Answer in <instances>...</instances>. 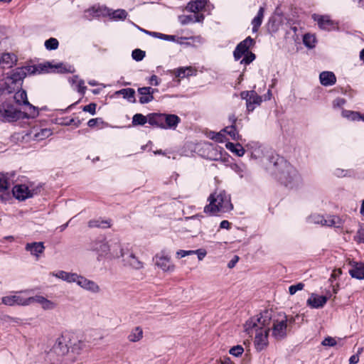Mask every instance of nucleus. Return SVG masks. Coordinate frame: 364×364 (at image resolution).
<instances>
[{
  "label": "nucleus",
  "instance_id": "14",
  "mask_svg": "<svg viewBox=\"0 0 364 364\" xmlns=\"http://www.w3.org/2000/svg\"><path fill=\"white\" fill-rule=\"evenodd\" d=\"M255 41L250 36L247 37L236 46L233 51V56L235 60H239L243 55L249 52V49L253 46Z\"/></svg>",
  "mask_w": 364,
  "mask_h": 364
},
{
  "label": "nucleus",
  "instance_id": "45",
  "mask_svg": "<svg viewBox=\"0 0 364 364\" xmlns=\"http://www.w3.org/2000/svg\"><path fill=\"white\" fill-rule=\"evenodd\" d=\"M147 122H149V115L145 117L142 114H136L132 118L133 125H144Z\"/></svg>",
  "mask_w": 364,
  "mask_h": 364
},
{
  "label": "nucleus",
  "instance_id": "33",
  "mask_svg": "<svg viewBox=\"0 0 364 364\" xmlns=\"http://www.w3.org/2000/svg\"><path fill=\"white\" fill-rule=\"evenodd\" d=\"M14 96V100L18 105H24L28 104L26 92L21 88L16 90Z\"/></svg>",
  "mask_w": 364,
  "mask_h": 364
},
{
  "label": "nucleus",
  "instance_id": "13",
  "mask_svg": "<svg viewBox=\"0 0 364 364\" xmlns=\"http://www.w3.org/2000/svg\"><path fill=\"white\" fill-rule=\"evenodd\" d=\"M75 283L84 290L92 294H98L101 291L100 286L95 281L80 274L77 275Z\"/></svg>",
  "mask_w": 364,
  "mask_h": 364
},
{
  "label": "nucleus",
  "instance_id": "20",
  "mask_svg": "<svg viewBox=\"0 0 364 364\" xmlns=\"http://www.w3.org/2000/svg\"><path fill=\"white\" fill-rule=\"evenodd\" d=\"M328 298L325 296H318L312 294L307 299V305L313 309H319L323 307L327 302Z\"/></svg>",
  "mask_w": 364,
  "mask_h": 364
},
{
  "label": "nucleus",
  "instance_id": "19",
  "mask_svg": "<svg viewBox=\"0 0 364 364\" xmlns=\"http://www.w3.org/2000/svg\"><path fill=\"white\" fill-rule=\"evenodd\" d=\"M33 303H38L41 304L42 309L44 310H52L54 309L56 306L55 303L48 300L41 295H36L34 296H31V305Z\"/></svg>",
  "mask_w": 364,
  "mask_h": 364
},
{
  "label": "nucleus",
  "instance_id": "3",
  "mask_svg": "<svg viewBox=\"0 0 364 364\" xmlns=\"http://www.w3.org/2000/svg\"><path fill=\"white\" fill-rule=\"evenodd\" d=\"M267 168L277 176L282 183L289 188H296L301 183L300 174L282 157H271Z\"/></svg>",
  "mask_w": 364,
  "mask_h": 364
},
{
  "label": "nucleus",
  "instance_id": "28",
  "mask_svg": "<svg viewBox=\"0 0 364 364\" xmlns=\"http://www.w3.org/2000/svg\"><path fill=\"white\" fill-rule=\"evenodd\" d=\"M264 8L260 7L258 10L256 16L252 20L251 24L252 26L253 33H256L258 31L264 18Z\"/></svg>",
  "mask_w": 364,
  "mask_h": 364
},
{
  "label": "nucleus",
  "instance_id": "25",
  "mask_svg": "<svg viewBox=\"0 0 364 364\" xmlns=\"http://www.w3.org/2000/svg\"><path fill=\"white\" fill-rule=\"evenodd\" d=\"M52 275L68 283H75L78 274L77 273L68 272L61 270L57 272H53Z\"/></svg>",
  "mask_w": 364,
  "mask_h": 364
},
{
  "label": "nucleus",
  "instance_id": "42",
  "mask_svg": "<svg viewBox=\"0 0 364 364\" xmlns=\"http://www.w3.org/2000/svg\"><path fill=\"white\" fill-rule=\"evenodd\" d=\"M147 34L152 37L167 41H175L176 38V36L166 35L159 32H147Z\"/></svg>",
  "mask_w": 364,
  "mask_h": 364
},
{
  "label": "nucleus",
  "instance_id": "7",
  "mask_svg": "<svg viewBox=\"0 0 364 364\" xmlns=\"http://www.w3.org/2000/svg\"><path fill=\"white\" fill-rule=\"evenodd\" d=\"M180 122L176 114L152 113L149 114V123L163 129H175Z\"/></svg>",
  "mask_w": 364,
  "mask_h": 364
},
{
  "label": "nucleus",
  "instance_id": "34",
  "mask_svg": "<svg viewBox=\"0 0 364 364\" xmlns=\"http://www.w3.org/2000/svg\"><path fill=\"white\" fill-rule=\"evenodd\" d=\"M227 149L235 154L237 156H242L245 154V149L240 144H234L232 142H228L225 144Z\"/></svg>",
  "mask_w": 364,
  "mask_h": 364
},
{
  "label": "nucleus",
  "instance_id": "16",
  "mask_svg": "<svg viewBox=\"0 0 364 364\" xmlns=\"http://www.w3.org/2000/svg\"><path fill=\"white\" fill-rule=\"evenodd\" d=\"M14 196L19 200H25L27 198L33 197L34 195L33 191L24 184L16 185L12 190Z\"/></svg>",
  "mask_w": 364,
  "mask_h": 364
},
{
  "label": "nucleus",
  "instance_id": "29",
  "mask_svg": "<svg viewBox=\"0 0 364 364\" xmlns=\"http://www.w3.org/2000/svg\"><path fill=\"white\" fill-rule=\"evenodd\" d=\"M26 106L25 112H22V117L21 119H29V118H35L38 115V107L31 105L29 102L28 104H24Z\"/></svg>",
  "mask_w": 364,
  "mask_h": 364
},
{
  "label": "nucleus",
  "instance_id": "51",
  "mask_svg": "<svg viewBox=\"0 0 364 364\" xmlns=\"http://www.w3.org/2000/svg\"><path fill=\"white\" fill-rule=\"evenodd\" d=\"M255 59V55L252 52H248L244 55L243 59L240 61L241 64L249 65Z\"/></svg>",
  "mask_w": 364,
  "mask_h": 364
},
{
  "label": "nucleus",
  "instance_id": "38",
  "mask_svg": "<svg viewBox=\"0 0 364 364\" xmlns=\"http://www.w3.org/2000/svg\"><path fill=\"white\" fill-rule=\"evenodd\" d=\"M143 337V331L140 327L134 328L129 335L128 339L131 342H137L140 341Z\"/></svg>",
  "mask_w": 364,
  "mask_h": 364
},
{
  "label": "nucleus",
  "instance_id": "21",
  "mask_svg": "<svg viewBox=\"0 0 364 364\" xmlns=\"http://www.w3.org/2000/svg\"><path fill=\"white\" fill-rule=\"evenodd\" d=\"M203 153L201 155L210 160H218V153L216 149L210 143L204 142L200 144Z\"/></svg>",
  "mask_w": 364,
  "mask_h": 364
},
{
  "label": "nucleus",
  "instance_id": "27",
  "mask_svg": "<svg viewBox=\"0 0 364 364\" xmlns=\"http://www.w3.org/2000/svg\"><path fill=\"white\" fill-rule=\"evenodd\" d=\"M135 94V90L133 88H124L114 92V95H122L124 99L130 103H135L136 102Z\"/></svg>",
  "mask_w": 364,
  "mask_h": 364
},
{
  "label": "nucleus",
  "instance_id": "26",
  "mask_svg": "<svg viewBox=\"0 0 364 364\" xmlns=\"http://www.w3.org/2000/svg\"><path fill=\"white\" fill-rule=\"evenodd\" d=\"M16 61V57L9 53H0V67L2 68H9L12 67Z\"/></svg>",
  "mask_w": 364,
  "mask_h": 364
},
{
  "label": "nucleus",
  "instance_id": "46",
  "mask_svg": "<svg viewBox=\"0 0 364 364\" xmlns=\"http://www.w3.org/2000/svg\"><path fill=\"white\" fill-rule=\"evenodd\" d=\"M230 168L242 178L246 171V166L243 164H232Z\"/></svg>",
  "mask_w": 364,
  "mask_h": 364
},
{
  "label": "nucleus",
  "instance_id": "41",
  "mask_svg": "<svg viewBox=\"0 0 364 364\" xmlns=\"http://www.w3.org/2000/svg\"><path fill=\"white\" fill-rule=\"evenodd\" d=\"M52 134V131L50 129H41L39 132L33 134V139L36 141H42Z\"/></svg>",
  "mask_w": 364,
  "mask_h": 364
},
{
  "label": "nucleus",
  "instance_id": "47",
  "mask_svg": "<svg viewBox=\"0 0 364 364\" xmlns=\"http://www.w3.org/2000/svg\"><path fill=\"white\" fill-rule=\"evenodd\" d=\"M193 69L191 67L180 68L176 72L178 77L183 78L193 75Z\"/></svg>",
  "mask_w": 364,
  "mask_h": 364
},
{
  "label": "nucleus",
  "instance_id": "37",
  "mask_svg": "<svg viewBox=\"0 0 364 364\" xmlns=\"http://www.w3.org/2000/svg\"><path fill=\"white\" fill-rule=\"evenodd\" d=\"M222 132L229 135L232 140L237 141L241 138L235 125L227 126L222 129Z\"/></svg>",
  "mask_w": 364,
  "mask_h": 364
},
{
  "label": "nucleus",
  "instance_id": "54",
  "mask_svg": "<svg viewBox=\"0 0 364 364\" xmlns=\"http://www.w3.org/2000/svg\"><path fill=\"white\" fill-rule=\"evenodd\" d=\"M304 287V284L301 282H299L296 284L291 285L289 287V292L291 295L296 294L298 291L302 290Z\"/></svg>",
  "mask_w": 364,
  "mask_h": 364
},
{
  "label": "nucleus",
  "instance_id": "12",
  "mask_svg": "<svg viewBox=\"0 0 364 364\" xmlns=\"http://www.w3.org/2000/svg\"><path fill=\"white\" fill-rule=\"evenodd\" d=\"M240 97L246 102V107L248 112H252L257 107H259L262 98L255 90L242 91Z\"/></svg>",
  "mask_w": 364,
  "mask_h": 364
},
{
  "label": "nucleus",
  "instance_id": "1",
  "mask_svg": "<svg viewBox=\"0 0 364 364\" xmlns=\"http://www.w3.org/2000/svg\"><path fill=\"white\" fill-rule=\"evenodd\" d=\"M272 313L265 311L256 318H251L246 321L244 328L245 332L250 336L255 332L254 344L257 351L264 350L268 346V334L270 331Z\"/></svg>",
  "mask_w": 364,
  "mask_h": 364
},
{
  "label": "nucleus",
  "instance_id": "5",
  "mask_svg": "<svg viewBox=\"0 0 364 364\" xmlns=\"http://www.w3.org/2000/svg\"><path fill=\"white\" fill-rule=\"evenodd\" d=\"M69 341V333L63 334L55 340L52 348L47 353V359L51 364L68 363Z\"/></svg>",
  "mask_w": 364,
  "mask_h": 364
},
{
  "label": "nucleus",
  "instance_id": "36",
  "mask_svg": "<svg viewBox=\"0 0 364 364\" xmlns=\"http://www.w3.org/2000/svg\"><path fill=\"white\" fill-rule=\"evenodd\" d=\"M342 116L351 121H364V117L358 112L343 109L342 111Z\"/></svg>",
  "mask_w": 364,
  "mask_h": 364
},
{
  "label": "nucleus",
  "instance_id": "2",
  "mask_svg": "<svg viewBox=\"0 0 364 364\" xmlns=\"http://www.w3.org/2000/svg\"><path fill=\"white\" fill-rule=\"evenodd\" d=\"M60 73H73L75 71L74 67L64 63H58L52 65L50 63L47 62L44 64H39L38 66H26L23 68H18L13 71V73L6 77L4 80V83L7 85L14 84L18 87H21L23 80L26 77V75L36 74L41 73L55 72Z\"/></svg>",
  "mask_w": 364,
  "mask_h": 364
},
{
  "label": "nucleus",
  "instance_id": "53",
  "mask_svg": "<svg viewBox=\"0 0 364 364\" xmlns=\"http://www.w3.org/2000/svg\"><path fill=\"white\" fill-rule=\"evenodd\" d=\"M179 21L182 25H186L193 23V15H182L178 17Z\"/></svg>",
  "mask_w": 364,
  "mask_h": 364
},
{
  "label": "nucleus",
  "instance_id": "22",
  "mask_svg": "<svg viewBox=\"0 0 364 364\" xmlns=\"http://www.w3.org/2000/svg\"><path fill=\"white\" fill-rule=\"evenodd\" d=\"M320 82L323 86H331L336 82V75L333 72L323 71L319 75Z\"/></svg>",
  "mask_w": 364,
  "mask_h": 364
},
{
  "label": "nucleus",
  "instance_id": "24",
  "mask_svg": "<svg viewBox=\"0 0 364 364\" xmlns=\"http://www.w3.org/2000/svg\"><path fill=\"white\" fill-rule=\"evenodd\" d=\"M314 19L317 21L321 29L330 31L333 28V23L327 16H314Z\"/></svg>",
  "mask_w": 364,
  "mask_h": 364
},
{
  "label": "nucleus",
  "instance_id": "44",
  "mask_svg": "<svg viewBox=\"0 0 364 364\" xmlns=\"http://www.w3.org/2000/svg\"><path fill=\"white\" fill-rule=\"evenodd\" d=\"M9 173L1 174L0 176V192L7 190L10 186Z\"/></svg>",
  "mask_w": 364,
  "mask_h": 364
},
{
  "label": "nucleus",
  "instance_id": "55",
  "mask_svg": "<svg viewBox=\"0 0 364 364\" xmlns=\"http://www.w3.org/2000/svg\"><path fill=\"white\" fill-rule=\"evenodd\" d=\"M243 351H244V349L241 346H233L232 348H231L229 350V353L231 355L237 357V356L242 355Z\"/></svg>",
  "mask_w": 364,
  "mask_h": 364
},
{
  "label": "nucleus",
  "instance_id": "57",
  "mask_svg": "<svg viewBox=\"0 0 364 364\" xmlns=\"http://www.w3.org/2000/svg\"><path fill=\"white\" fill-rule=\"evenodd\" d=\"M85 82L83 80L79 79L76 85L77 91L81 95H84L85 93L87 87L84 85Z\"/></svg>",
  "mask_w": 364,
  "mask_h": 364
},
{
  "label": "nucleus",
  "instance_id": "62",
  "mask_svg": "<svg viewBox=\"0 0 364 364\" xmlns=\"http://www.w3.org/2000/svg\"><path fill=\"white\" fill-rule=\"evenodd\" d=\"M346 101L344 98L338 97L333 100V107L334 108L342 107L346 104Z\"/></svg>",
  "mask_w": 364,
  "mask_h": 364
},
{
  "label": "nucleus",
  "instance_id": "58",
  "mask_svg": "<svg viewBox=\"0 0 364 364\" xmlns=\"http://www.w3.org/2000/svg\"><path fill=\"white\" fill-rule=\"evenodd\" d=\"M21 87H18L17 85H14V84H11L10 85H5V86H4V93L10 94L15 92L16 90Z\"/></svg>",
  "mask_w": 364,
  "mask_h": 364
},
{
  "label": "nucleus",
  "instance_id": "61",
  "mask_svg": "<svg viewBox=\"0 0 364 364\" xmlns=\"http://www.w3.org/2000/svg\"><path fill=\"white\" fill-rule=\"evenodd\" d=\"M321 344L324 346L332 347L336 345V341L332 337H327L323 339V341L321 342Z\"/></svg>",
  "mask_w": 364,
  "mask_h": 364
},
{
  "label": "nucleus",
  "instance_id": "18",
  "mask_svg": "<svg viewBox=\"0 0 364 364\" xmlns=\"http://www.w3.org/2000/svg\"><path fill=\"white\" fill-rule=\"evenodd\" d=\"M25 250L38 259L41 254L44 252L45 246L43 242H28L26 245Z\"/></svg>",
  "mask_w": 364,
  "mask_h": 364
},
{
  "label": "nucleus",
  "instance_id": "31",
  "mask_svg": "<svg viewBox=\"0 0 364 364\" xmlns=\"http://www.w3.org/2000/svg\"><path fill=\"white\" fill-rule=\"evenodd\" d=\"M207 4V0H196L188 3L187 9L192 13H198L202 11Z\"/></svg>",
  "mask_w": 364,
  "mask_h": 364
},
{
  "label": "nucleus",
  "instance_id": "35",
  "mask_svg": "<svg viewBox=\"0 0 364 364\" xmlns=\"http://www.w3.org/2000/svg\"><path fill=\"white\" fill-rule=\"evenodd\" d=\"M111 226L110 220L95 219L91 220L88 222V227L90 228H108Z\"/></svg>",
  "mask_w": 364,
  "mask_h": 364
},
{
  "label": "nucleus",
  "instance_id": "50",
  "mask_svg": "<svg viewBox=\"0 0 364 364\" xmlns=\"http://www.w3.org/2000/svg\"><path fill=\"white\" fill-rule=\"evenodd\" d=\"M132 56L136 61H141L145 57V51L136 48L132 51Z\"/></svg>",
  "mask_w": 364,
  "mask_h": 364
},
{
  "label": "nucleus",
  "instance_id": "39",
  "mask_svg": "<svg viewBox=\"0 0 364 364\" xmlns=\"http://www.w3.org/2000/svg\"><path fill=\"white\" fill-rule=\"evenodd\" d=\"M303 43L309 48H313L316 46V38L314 34L306 33L303 37Z\"/></svg>",
  "mask_w": 364,
  "mask_h": 364
},
{
  "label": "nucleus",
  "instance_id": "40",
  "mask_svg": "<svg viewBox=\"0 0 364 364\" xmlns=\"http://www.w3.org/2000/svg\"><path fill=\"white\" fill-rule=\"evenodd\" d=\"M267 26V29L269 32L274 33L277 31L279 29V22L277 20V17L274 15L270 16L269 18Z\"/></svg>",
  "mask_w": 364,
  "mask_h": 364
},
{
  "label": "nucleus",
  "instance_id": "56",
  "mask_svg": "<svg viewBox=\"0 0 364 364\" xmlns=\"http://www.w3.org/2000/svg\"><path fill=\"white\" fill-rule=\"evenodd\" d=\"M96 107L97 105L95 103H90L87 105H85L82 107V110L86 112H89L92 115H95L96 113Z\"/></svg>",
  "mask_w": 364,
  "mask_h": 364
},
{
  "label": "nucleus",
  "instance_id": "64",
  "mask_svg": "<svg viewBox=\"0 0 364 364\" xmlns=\"http://www.w3.org/2000/svg\"><path fill=\"white\" fill-rule=\"evenodd\" d=\"M363 350L362 348L359 349L357 354L351 355L349 358V364H357L359 361V353Z\"/></svg>",
  "mask_w": 364,
  "mask_h": 364
},
{
  "label": "nucleus",
  "instance_id": "10",
  "mask_svg": "<svg viewBox=\"0 0 364 364\" xmlns=\"http://www.w3.org/2000/svg\"><path fill=\"white\" fill-rule=\"evenodd\" d=\"M22 112L9 103H3L0 106V121L12 122L21 119Z\"/></svg>",
  "mask_w": 364,
  "mask_h": 364
},
{
  "label": "nucleus",
  "instance_id": "8",
  "mask_svg": "<svg viewBox=\"0 0 364 364\" xmlns=\"http://www.w3.org/2000/svg\"><path fill=\"white\" fill-rule=\"evenodd\" d=\"M28 292V290L11 291L10 294L1 298V304L8 306H28L31 305V296L26 297L23 294Z\"/></svg>",
  "mask_w": 364,
  "mask_h": 364
},
{
  "label": "nucleus",
  "instance_id": "48",
  "mask_svg": "<svg viewBox=\"0 0 364 364\" xmlns=\"http://www.w3.org/2000/svg\"><path fill=\"white\" fill-rule=\"evenodd\" d=\"M45 47L47 50H52L58 48L59 43L55 38H50L45 41Z\"/></svg>",
  "mask_w": 364,
  "mask_h": 364
},
{
  "label": "nucleus",
  "instance_id": "9",
  "mask_svg": "<svg viewBox=\"0 0 364 364\" xmlns=\"http://www.w3.org/2000/svg\"><path fill=\"white\" fill-rule=\"evenodd\" d=\"M287 316L284 315L277 318H273L272 330V336L280 341L284 339L287 335Z\"/></svg>",
  "mask_w": 364,
  "mask_h": 364
},
{
  "label": "nucleus",
  "instance_id": "59",
  "mask_svg": "<svg viewBox=\"0 0 364 364\" xmlns=\"http://www.w3.org/2000/svg\"><path fill=\"white\" fill-rule=\"evenodd\" d=\"M354 240L358 243H364V232L361 228L357 231L356 235L354 237Z\"/></svg>",
  "mask_w": 364,
  "mask_h": 364
},
{
  "label": "nucleus",
  "instance_id": "32",
  "mask_svg": "<svg viewBox=\"0 0 364 364\" xmlns=\"http://www.w3.org/2000/svg\"><path fill=\"white\" fill-rule=\"evenodd\" d=\"M124 261L129 266L134 269H141L144 267V263L132 253L125 258Z\"/></svg>",
  "mask_w": 364,
  "mask_h": 364
},
{
  "label": "nucleus",
  "instance_id": "11",
  "mask_svg": "<svg viewBox=\"0 0 364 364\" xmlns=\"http://www.w3.org/2000/svg\"><path fill=\"white\" fill-rule=\"evenodd\" d=\"M68 363L74 362L86 347L84 341L79 340L74 334L69 333Z\"/></svg>",
  "mask_w": 364,
  "mask_h": 364
},
{
  "label": "nucleus",
  "instance_id": "4",
  "mask_svg": "<svg viewBox=\"0 0 364 364\" xmlns=\"http://www.w3.org/2000/svg\"><path fill=\"white\" fill-rule=\"evenodd\" d=\"M209 204L204 207V213L210 215L230 212L233 209L230 196L224 190L215 191L208 198Z\"/></svg>",
  "mask_w": 364,
  "mask_h": 364
},
{
  "label": "nucleus",
  "instance_id": "52",
  "mask_svg": "<svg viewBox=\"0 0 364 364\" xmlns=\"http://www.w3.org/2000/svg\"><path fill=\"white\" fill-rule=\"evenodd\" d=\"M211 139L217 142H223L225 141V133L222 130L219 132H212Z\"/></svg>",
  "mask_w": 364,
  "mask_h": 364
},
{
  "label": "nucleus",
  "instance_id": "6",
  "mask_svg": "<svg viewBox=\"0 0 364 364\" xmlns=\"http://www.w3.org/2000/svg\"><path fill=\"white\" fill-rule=\"evenodd\" d=\"M115 245L119 248V252L112 249L111 246L105 238H99L90 243V250L97 254V261H101L103 258H118L124 257L123 249L121 247L120 244L115 243Z\"/></svg>",
  "mask_w": 364,
  "mask_h": 364
},
{
  "label": "nucleus",
  "instance_id": "63",
  "mask_svg": "<svg viewBox=\"0 0 364 364\" xmlns=\"http://www.w3.org/2000/svg\"><path fill=\"white\" fill-rule=\"evenodd\" d=\"M193 255V250H178L176 252V257L177 258H182L186 256L192 255Z\"/></svg>",
  "mask_w": 364,
  "mask_h": 364
},
{
  "label": "nucleus",
  "instance_id": "43",
  "mask_svg": "<svg viewBox=\"0 0 364 364\" xmlns=\"http://www.w3.org/2000/svg\"><path fill=\"white\" fill-rule=\"evenodd\" d=\"M109 15L114 20H124L127 16V12L124 9H117L112 11Z\"/></svg>",
  "mask_w": 364,
  "mask_h": 364
},
{
  "label": "nucleus",
  "instance_id": "49",
  "mask_svg": "<svg viewBox=\"0 0 364 364\" xmlns=\"http://www.w3.org/2000/svg\"><path fill=\"white\" fill-rule=\"evenodd\" d=\"M309 220L310 223L323 225L325 218L323 215L314 214L309 218Z\"/></svg>",
  "mask_w": 364,
  "mask_h": 364
},
{
  "label": "nucleus",
  "instance_id": "15",
  "mask_svg": "<svg viewBox=\"0 0 364 364\" xmlns=\"http://www.w3.org/2000/svg\"><path fill=\"white\" fill-rule=\"evenodd\" d=\"M155 264L164 272H173L175 269V266L171 263L170 257L164 252L155 256Z\"/></svg>",
  "mask_w": 364,
  "mask_h": 364
},
{
  "label": "nucleus",
  "instance_id": "23",
  "mask_svg": "<svg viewBox=\"0 0 364 364\" xmlns=\"http://www.w3.org/2000/svg\"><path fill=\"white\" fill-rule=\"evenodd\" d=\"M349 274L353 278L364 279V262H354Z\"/></svg>",
  "mask_w": 364,
  "mask_h": 364
},
{
  "label": "nucleus",
  "instance_id": "30",
  "mask_svg": "<svg viewBox=\"0 0 364 364\" xmlns=\"http://www.w3.org/2000/svg\"><path fill=\"white\" fill-rule=\"evenodd\" d=\"M323 225L341 228L343 226V220L338 216L329 215L325 218Z\"/></svg>",
  "mask_w": 364,
  "mask_h": 364
},
{
  "label": "nucleus",
  "instance_id": "60",
  "mask_svg": "<svg viewBox=\"0 0 364 364\" xmlns=\"http://www.w3.org/2000/svg\"><path fill=\"white\" fill-rule=\"evenodd\" d=\"M350 173L349 170H345L341 168H336L333 171V174L338 177H345Z\"/></svg>",
  "mask_w": 364,
  "mask_h": 364
},
{
  "label": "nucleus",
  "instance_id": "17",
  "mask_svg": "<svg viewBox=\"0 0 364 364\" xmlns=\"http://www.w3.org/2000/svg\"><path fill=\"white\" fill-rule=\"evenodd\" d=\"M156 90L151 87H139L137 90L139 95V102L140 104H147L154 100V94Z\"/></svg>",
  "mask_w": 364,
  "mask_h": 364
}]
</instances>
